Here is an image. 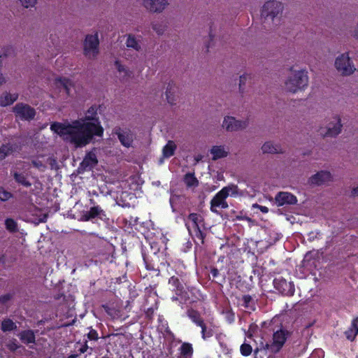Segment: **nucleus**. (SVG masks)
Segmentation results:
<instances>
[{
    "label": "nucleus",
    "mask_w": 358,
    "mask_h": 358,
    "mask_svg": "<svg viewBox=\"0 0 358 358\" xmlns=\"http://www.w3.org/2000/svg\"><path fill=\"white\" fill-rule=\"evenodd\" d=\"M96 106H91L83 118L69 123L54 122L50 129L76 148L88 145L94 136L101 137L103 128L97 117Z\"/></svg>",
    "instance_id": "1"
},
{
    "label": "nucleus",
    "mask_w": 358,
    "mask_h": 358,
    "mask_svg": "<svg viewBox=\"0 0 358 358\" xmlns=\"http://www.w3.org/2000/svg\"><path fill=\"white\" fill-rule=\"evenodd\" d=\"M308 85V72L303 69H291L284 83L285 90L293 94L303 91Z\"/></svg>",
    "instance_id": "2"
},
{
    "label": "nucleus",
    "mask_w": 358,
    "mask_h": 358,
    "mask_svg": "<svg viewBox=\"0 0 358 358\" xmlns=\"http://www.w3.org/2000/svg\"><path fill=\"white\" fill-rule=\"evenodd\" d=\"M283 4L276 0L266 1L262 6L261 17L265 22L277 24L280 22L283 11Z\"/></svg>",
    "instance_id": "3"
},
{
    "label": "nucleus",
    "mask_w": 358,
    "mask_h": 358,
    "mask_svg": "<svg viewBox=\"0 0 358 358\" xmlns=\"http://www.w3.org/2000/svg\"><path fill=\"white\" fill-rule=\"evenodd\" d=\"M334 67L343 76H351L357 71L348 52H343L336 57Z\"/></svg>",
    "instance_id": "4"
},
{
    "label": "nucleus",
    "mask_w": 358,
    "mask_h": 358,
    "mask_svg": "<svg viewBox=\"0 0 358 358\" xmlns=\"http://www.w3.org/2000/svg\"><path fill=\"white\" fill-rule=\"evenodd\" d=\"M289 334V332L283 328L275 331L273 334L271 343H266L262 345L263 349L264 350H269L273 353L279 352L285 343Z\"/></svg>",
    "instance_id": "5"
},
{
    "label": "nucleus",
    "mask_w": 358,
    "mask_h": 358,
    "mask_svg": "<svg viewBox=\"0 0 358 358\" xmlns=\"http://www.w3.org/2000/svg\"><path fill=\"white\" fill-rule=\"evenodd\" d=\"M99 52L98 32L87 34L83 43V54L89 59H94Z\"/></svg>",
    "instance_id": "6"
},
{
    "label": "nucleus",
    "mask_w": 358,
    "mask_h": 358,
    "mask_svg": "<svg viewBox=\"0 0 358 358\" xmlns=\"http://www.w3.org/2000/svg\"><path fill=\"white\" fill-rule=\"evenodd\" d=\"M249 125L248 120L236 119L231 115H225L222 122V129L227 132H236L247 129Z\"/></svg>",
    "instance_id": "7"
},
{
    "label": "nucleus",
    "mask_w": 358,
    "mask_h": 358,
    "mask_svg": "<svg viewBox=\"0 0 358 358\" xmlns=\"http://www.w3.org/2000/svg\"><path fill=\"white\" fill-rule=\"evenodd\" d=\"M343 124L338 116L334 117L326 126L320 127V134L323 137L335 138L342 131Z\"/></svg>",
    "instance_id": "8"
},
{
    "label": "nucleus",
    "mask_w": 358,
    "mask_h": 358,
    "mask_svg": "<svg viewBox=\"0 0 358 358\" xmlns=\"http://www.w3.org/2000/svg\"><path fill=\"white\" fill-rule=\"evenodd\" d=\"M308 181L314 186L329 185L334 181V178L329 171L321 170L312 175Z\"/></svg>",
    "instance_id": "9"
},
{
    "label": "nucleus",
    "mask_w": 358,
    "mask_h": 358,
    "mask_svg": "<svg viewBox=\"0 0 358 358\" xmlns=\"http://www.w3.org/2000/svg\"><path fill=\"white\" fill-rule=\"evenodd\" d=\"M142 6L150 13L159 14L168 8L170 0H141Z\"/></svg>",
    "instance_id": "10"
},
{
    "label": "nucleus",
    "mask_w": 358,
    "mask_h": 358,
    "mask_svg": "<svg viewBox=\"0 0 358 358\" xmlns=\"http://www.w3.org/2000/svg\"><path fill=\"white\" fill-rule=\"evenodd\" d=\"M13 110L15 117L23 120H32L36 115L34 108L23 103H17Z\"/></svg>",
    "instance_id": "11"
},
{
    "label": "nucleus",
    "mask_w": 358,
    "mask_h": 358,
    "mask_svg": "<svg viewBox=\"0 0 358 358\" xmlns=\"http://www.w3.org/2000/svg\"><path fill=\"white\" fill-rule=\"evenodd\" d=\"M201 221V216L196 213H191L185 220V225L189 234H194L197 236H201L199 229V222Z\"/></svg>",
    "instance_id": "12"
},
{
    "label": "nucleus",
    "mask_w": 358,
    "mask_h": 358,
    "mask_svg": "<svg viewBox=\"0 0 358 358\" xmlns=\"http://www.w3.org/2000/svg\"><path fill=\"white\" fill-rule=\"evenodd\" d=\"M227 198L221 190L219 191L210 201V210L213 213H217V208H227L229 206L226 201Z\"/></svg>",
    "instance_id": "13"
},
{
    "label": "nucleus",
    "mask_w": 358,
    "mask_h": 358,
    "mask_svg": "<svg viewBox=\"0 0 358 358\" xmlns=\"http://www.w3.org/2000/svg\"><path fill=\"white\" fill-rule=\"evenodd\" d=\"M275 201L278 206H282L284 205L295 204L297 202V199L290 192H280L276 194Z\"/></svg>",
    "instance_id": "14"
},
{
    "label": "nucleus",
    "mask_w": 358,
    "mask_h": 358,
    "mask_svg": "<svg viewBox=\"0 0 358 358\" xmlns=\"http://www.w3.org/2000/svg\"><path fill=\"white\" fill-rule=\"evenodd\" d=\"M125 45L136 52L142 50V38L141 36L127 34L126 36Z\"/></svg>",
    "instance_id": "15"
},
{
    "label": "nucleus",
    "mask_w": 358,
    "mask_h": 358,
    "mask_svg": "<svg viewBox=\"0 0 358 358\" xmlns=\"http://www.w3.org/2000/svg\"><path fill=\"white\" fill-rule=\"evenodd\" d=\"M117 137L121 144L126 147H132L135 134L129 130H123L117 133Z\"/></svg>",
    "instance_id": "16"
},
{
    "label": "nucleus",
    "mask_w": 358,
    "mask_h": 358,
    "mask_svg": "<svg viewBox=\"0 0 358 358\" xmlns=\"http://www.w3.org/2000/svg\"><path fill=\"white\" fill-rule=\"evenodd\" d=\"M18 99V94L3 91L0 94V106L6 107L12 105Z\"/></svg>",
    "instance_id": "17"
},
{
    "label": "nucleus",
    "mask_w": 358,
    "mask_h": 358,
    "mask_svg": "<svg viewBox=\"0 0 358 358\" xmlns=\"http://www.w3.org/2000/svg\"><path fill=\"white\" fill-rule=\"evenodd\" d=\"M209 152L212 155V159L214 161L224 158L229 154V150L224 145H213Z\"/></svg>",
    "instance_id": "18"
},
{
    "label": "nucleus",
    "mask_w": 358,
    "mask_h": 358,
    "mask_svg": "<svg viewBox=\"0 0 358 358\" xmlns=\"http://www.w3.org/2000/svg\"><path fill=\"white\" fill-rule=\"evenodd\" d=\"M261 150L264 154H280L284 152L283 149L279 144L275 143L272 141L265 142L262 145Z\"/></svg>",
    "instance_id": "19"
},
{
    "label": "nucleus",
    "mask_w": 358,
    "mask_h": 358,
    "mask_svg": "<svg viewBox=\"0 0 358 358\" xmlns=\"http://www.w3.org/2000/svg\"><path fill=\"white\" fill-rule=\"evenodd\" d=\"M98 163V159L96 157V155L95 154L94 151H90L87 152L83 159V162H81L80 166L84 169H91L94 166H95Z\"/></svg>",
    "instance_id": "20"
},
{
    "label": "nucleus",
    "mask_w": 358,
    "mask_h": 358,
    "mask_svg": "<svg viewBox=\"0 0 358 358\" xmlns=\"http://www.w3.org/2000/svg\"><path fill=\"white\" fill-rule=\"evenodd\" d=\"M101 215H103V210L102 208L98 206H94L92 207L90 210L83 213V220L84 221H88L96 217H101Z\"/></svg>",
    "instance_id": "21"
},
{
    "label": "nucleus",
    "mask_w": 358,
    "mask_h": 358,
    "mask_svg": "<svg viewBox=\"0 0 358 358\" xmlns=\"http://www.w3.org/2000/svg\"><path fill=\"white\" fill-rule=\"evenodd\" d=\"M221 191L226 195L227 197L231 196H243V192H241L236 185L229 184V185L224 187Z\"/></svg>",
    "instance_id": "22"
},
{
    "label": "nucleus",
    "mask_w": 358,
    "mask_h": 358,
    "mask_svg": "<svg viewBox=\"0 0 358 358\" xmlns=\"http://www.w3.org/2000/svg\"><path fill=\"white\" fill-rule=\"evenodd\" d=\"M188 316L196 323L197 325L201 327V333H202V337L203 339H206V337H209L210 335H206V326L203 324V321L199 319V316L197 313V312L194 310H189L188 311Z\"/></svg>",
    "instance_id": "23"
},
{
    "label": "nucleus",
    "mask_w": 358,
    "mask_h": 358,
    "mask_svg": "<svg viewBox=\"0 0 358 358\" xmlns=\"http://www.w3.org/2000/svg\"><path fill=\"white\" fill-rule=\"evenodd\" d=\"M176 87L173 85H169L166 90V99L170 105H175L177 101Z\"/></svg>",
    "instance_id": "24"
},
{
    "label": "nucleus",
    "mask_w": 358,
    "mask_h": 358,
    "mask_svg": "<svg viewBox=\"0 0 358 358\" xmlns=\"http://www.w3.org/2000/svg\"><path fill=\"white\" fill-rule=\"evenodd\" d=\"M358 334V318L352 320L350 328L345 331V336L348 340L353 341Z\"/></svg>",
    "instance_id": "25"
},
{
    "label": "nucleus",
    "mask_w": 358,
    "mask_h": 358,
    "mask_svg": "<svg viewBox=\"0 0 358 358\" xmlns=\"http://www.w3.org/2000/svg\"><path fill=\"white\" fill-rule=\"evenodd\" d=\"M176 149V145L172 141H169L163 148L162 154L164 158H169L173 155Z\"/></svg>",
    "instance_id": "26"
},
{
    "label": "nucleus",
    "mask_w": 358,
    "mask_h": 358,
    "mask_svg": "<svg viewBox=\"0 0 358 358\" xmlns=\"http://www.w3.org/2000/svg\"><path fill=\"white\" fill-rule=\"evenodd\" d=\"M55 85L57 87L63 88L67 94H69L70 86L71 85V82L63 78H57L55 80Z\"/></svg>",
    "instance_id": "27"
},
{
    "label": "nucleus",
    "mask_w": 358,
    "mask_h": 358,
    "mask_svg": "<svg viewBox=\"0 0 358 358\" xmlns=\"http://www.w3.org/2000/svg\"><path fill=\"white\" fill-rule=\"evenodd\" d=\"M16 150V147L12 144H6L0 147V159L12 154Z\"/></svg>",
    "instance_id": "28"
},
{
    "label": "nucleus",
    "mask_w": 358,
    "mask_h": 358,
    "mask_svg": "<svg viewBox=\"0 0 358 358\" xmlns=\"http://www.w3.org/2000/svg\"><path fill=\"white\" fill-rule=\"evenodd\" d=\"M13 177L17 183L26 187H30L31 185V182H29V181L27 180V175H24V173L14 172Z\"/></svg>",
    "instance_id": "29"
},
{
    "label": "nucleus",
    "mask_w": 358,
    "mask_h": 358,
    "mask_svg": "<svg viewBox=\"0 0 358 358\" xmlns=\"http://www.w3.org/2000/svg\"><path fill=\"white\" fill-rule=\"evenodd\" d=\"M20 339L24 343H32L35 341V336L32 331H24L20 334Z\"/></svg>",
    "instance_id": "30"
},
{
    "label": "nucleus",
    "mask_w": 358,
    "mask_h": 358,
    "mask_svg": "<svg viewBox=\"0 0 358 358\" xmlns=\"http://www.w3.org/2000/svg\"><path fill=\"white\" fill-rule=\"evenodd\" d=\"M185 183L189 187H195L199 185L198 180L195 178L193 173H187L184 178Z\"/></svg>",
    "instance_id": "31"
},
{
    "label": "nucleus",
    "mask_w": 358,
    "mask_h": 358,
    "mask_svg": "<svg viewBox=\"0 0 358 358\" xmlns=\"http://www.w3.org/2000/svg\"><path fill=\"white\" fill-rule=\"evenodd\" d=\"M6 229L10 232H16L18 230L17 223L13 218H7L5 220Z\"/></svg>",
    "instance_id": "32"
},
{
    "label": "nucleus",
    "mask_w": 358,
    "mask_h": 358,
    "mask_svg": "<svg viewBox=\"0 0 358 358\" xmlns=\"http://www.w3.org/2000/svg\"><path fill=\"white\" fill-rule=\"evenodd\" d=\"M115 66L117 71L120 73L121 76L127 77L129 76V69L122 64H121L119 61H116L115 63Z\"/></svg>",
    "instance_id": "33"
},
{
    "label": "nucleus",
    "mask_w": 358,
    "mask_h": 358,
    "mask_svg": "<svg viewBox=\"0 0 358 358\" xmlns=\"http://www.w3.org/2000/svg\"><path fill=\"white\" fill-rule=\"evenodd\" d=\"M152 29L159 36H162L164 34L166 27L160 22H154L152 24Z\"/></svg>",
    "instance_id": "34"
},
{
    "label": "nucleus",
    "mask_w": 358,
    "mask_h": 358,
    "mask_svg": "<svg viewBox=\"0 0 358 358\" xmlns=\"http://www.w3.org/2000/svg\"><path fill=\"white\" fill-rule=\"evenodd\" d=\"M15 327V324L10 319L4 320L1 323V329L3 331H11Z\"/></svg>",
    "instance_id": "35"
},
{
    "label": "nucleus",
    "mask_w": 358,
    "mask_h": 358,
    "mask_svg": "<svg viewBox=\"0 0 358 358\" xmlns=\"http://www.w3.org/2000/svg\"><path fill=\"white\" fill-rule=\"evenodd\" d=\"M49 158L43 157L41 160L36 159L32 161L33 165L40 170H43Z\"/></svg>",
    "instance_id": "36"
},
{
    "label": "nucleus",
    "mask_w": 358,
    "mask_h": 358,
    "mask_svg": "<svg viewBox=\"0 0 358 358\" xmlns=\"http://www.w3.org/2000/svg\"><path fill=\"white\" fill-rule=\"evenodd\" d=\"M20 4L25 8H31L36 6L38 0H17Z\"/></svg>",
    "instance_id": "37"
},
{
    "label": "nucleus",
    "mask_w": 358,
    "mask_h": 358,
    "mask_svg": "<svg viewBox=\"0 0 358 358\" xmlns=\"http://www.w3.org/2000/svg\"><path fill=\"white\" fill-rule=\"evenodd\" d=\"M240 350H241V354L244 356L250 355L252 350L250 345L245 343H244L243 344L241 345Z\"/></svg>",
    "instance_id": "38"
},
{
    "label": "nucleus",
    "mask_w": 358,
    "mask_h": 358,
    "mask_svg": "<svg viewBox=\"0 0 358 358\" xmlns=\"http://www.w3.org/2000/svg\"><path fill=\"white\" fill-rule=\"evenodd\" d=\"M181 353L184 355H187L192 353V345L188 343H184L180 348Z\"/></svg>",
    "instance_id": "39"
},
{
    "label": "nucleus",
    "mask_w": 358,
    "mask_h": 358,
    "mask_svg": "<svg viewBox=\"0 0 358 358\" xmlns=\"http://www.w3.org/2000/svg\"><path fill=\"white\" fill-rule=\"evenodd\" d=\"M11 197V194L5 190L3 188L0 187V199L1 201H7Z\"/></svg>",
    "instance_id": "40"
},
{
    "label": "nucleus",
    "mask_w": 358,
    "mask_h": 358,
    "mask_svg": "<svg viewBox=\"0 0 358 358\" xmlns=\"http://www.w3.org/2000/svg\"><path fill=\"white\" fill-rule=\"evenodd\" d=\"M8 81V78L5 73H3L1 66H0V87L6 84Z\"/></svg>",
    "instance_id": "41"
},
{
    "label": "nucleus",
    "mask_w": 358,
    "mask_h": 358,
    "mask_svg": "<svg viewBox=\"0 0 358 358\" xmlns=\"http://www.w3.org/2000/svg\"><path fill=\"white\" fill-rule=\"evenodd\" d=\"M252 207L255 208H258L261 210V212L264 213H267L268 212V208L266 206H260L257 203H255L252 205Z\"/></svg>",
    "instance_id": "42"
},
{
    "label": "nucleus",
    "mask_w": 358,
    "mask_h": 358,
    "mask_svg": "<svg viewBox=\"0 0 358 358\" xmlns=\"http://www.w3.org/2000/svg\"><path fill=\"white\" fill-rule=\"evenodd\" d=\"M76 348H78V350L79 351V352L80 354H82V353H84V352H85L87 351L88 347H87V344H84V345H82L80 346H79L78 344Z\"/></svg>",
    "instance_id": "43"
},
{
    "label": "nucleus",
    "mask_w": 358,
    "mask_h": 358,
    "mask_svg": "<svg viewBox=\"0 0 358 358\" xmlns=\"http://www.w3.org/2000/svg\"><path fill=\"white\" fill-rule=\"evenodd\" d=\"M257 329V326L256 325H250L249 329H248V337H251L252 336V334Z\"/></svg>",
    "instance_id": "44"
},
{
    "label": "nucleus",
    "mask_w": 358,
    "mask_h": 358,
    "mask_svg": "<svg viewBox=\"0 0 358 358\" xmlns=\"http://www.w3.org/2000/svg\"><path fill=\"white\" fill-rule=\"evenodd\" d=\"M88 337L90 338V339H96V332L95 331H91L89 334H88Z\"/></svg>",
    "instance_id": "45"
},
{
    "label": "nucleus",
    "mask_w": 358,
    "mask_h": 358,
    "mask_svg": "<svg viewBox=\"0 0 358 358\" xmlns=\"http://www.w3.org/2000/svg\"><path fill=\"white\" fill-rule=\"evenodd\" d=\"M178 280L177 278L171 277L169 279V283L172 284L173 285H176L178 283Z\"/></svg>",
    "instance_id": "46"
},
{
    "label": "nucleus",
    "mask_w": 358,
    "mask_h": 358,
    "mask_svg": "<svg viewBox=\"0 0 358 358\" xmlns=\"http://www.w3.org/2000/svg\"><path fill=\"white\" fill-rule=\"evenodd\" d=\"M352 194L355 196H358V186L355 187L352 190Z\"/></svg>",
    "instance_id": "47"
},
{
    "label": "nucleus",
    "mask_w": 358,
    "mask_h": 358,
    "mask_svg": "<svg viewBox=\"0 0 358 358\" xmlns=\"http://www.w3.org/2000/svg\"><path fill=\"white\" fill-rule=\"evenodd\" d=\"M203 158V156L201 155H196L195 157H194V159L196 162H199L200 160H201Z\"/></svg>",
    "instance_id": "48"
},
{
    "label": "nucleus",
    "mask_w": 358,
    "mask_h": 358,
    "mask_svg": "<svg viewBox=\"0 0 358 358\" xmlns=\"http://www.w3.org/2000/svg\"><path fill=\"white\" fill-rule=\"evenodd\" d=\"M282 285L285 286V287H291V284L290 283H288L285 280H283L282 282Z\"/></svg>",
    "instance_id": "49"
},
{
    "label": "nucleus",
    "mask_w": 358,
    "mask_h": 358,
    "mask_svg": "<svg viewBox=\"0 0 358 358\" xmlns=\"http://www.w3.org/2000/svg\"><path fill=\"white\" fill-rule=\"evenodd\" d=\"M77 357H78V355L73 354V355H69L68 358H76Z\"/></svg>",
    "instance_id": "50"
},
{
    "label": "nucleus",
    "mask_w": 358,
    "mask_h": 358,
    "mask_svg": "<svg viewBox=\"0 0 358 358\" xmlns=\"http://www.w3.org/2000/svg\"><path fill=\"white\" fill-rule=\"evenodd\" d=\"M2 299L3 300V301H6V300H8L9 299V296H3L2 298Z\"/></svg>",
    "instance_id": "51"
},
{
    "label": "nucleus",
    "mask_w": 358,
    "mask_h": 358,
    "mask_svg": "<svg viewBox=\"0 0 358 358\" xmlns=\"http://www.w3.org/2000/svg\"><path fill=\"white\" fill-rule=\"evenodd\" d=\"M243 79H245V78H244V77H243V76H241V77L240 78V82H242Z\"/></svg>",
    "instance_id": "52"
},
{
    "label": "nucleus",
    "mask_w": 358,
    "mask_h": 358,
    "mask_svg": "<svg viewBox=\"0 0 358 358\" xmlns=\"http://www.w3.org/2000/svg\"><path fill=\"white\" fill-rule=\"evenodd\" d=\"M282 293H285L286 292V289L285 288H283L282 290H280Z\"/></svg>",
    "instance_id": "53"
}]
</instances>
